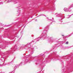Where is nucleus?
<instances>
[{"instance_id":"obj_8","label":"nucleus","mask_w":73,"mask_h":73,"mask_svg":"<svg viewBox=\"0 0 73 73\" xmlns=\"http://www.w3.org/2000/svg\"><path fill=\"white\" fill-rule=\"evenodd\" d=\"M51 42H53V40H51Z\"/></svg>"},{"instance_id":"obj_7","label":"nucleus","mask_w":73,"mask_h":73,"mask_svg":"<svg viewBox=\"0 0 73 73\" xmlns=\"http://www.w3.org/2000/svg\"><path fill=\"white\" fill-rule=\"evenodd\" d=\"M22 64V62H21V63L19 65H21Z\"/></svg>"},{"instance_id":"obj_10","label":"nucleus","mask_w":73,"mask_h":73,"mask_svg":"<svg viewBox=\"0 0 73 73\" xmlns=\"http://www.w3.org/2000/svg\"><path fill=\"white\" fill-rule=\"evenodd\" d=\"M50 21H52V19H50Z\"/></svg>"},{"instance_id":"obj_18","label":"nucleus","mask_w":73,"mask_h":73,"mask_svg":"<svg viewBox=\"0 0 73 73\" xmlns=\"http://www.w3.org/2000/svg\"><path fill=\"white\" fill-rule=\"evenodd\" d=\"M68 18H69V17Z\"/></svg>"},{"instance_id":"obj_15","label":"nucleus","mask_w":73,"mask_h":73,"mask_svg":"<svg viewBox=\"0 0 73 73\" xmlns=\"http://www.w3.org/2000/svg\"><path fill=\"white\" fill-rule=\"evenodd\" d=\"M47 19H49L48 18H47Z\"/></svg>"},{"instance_id":"obj_3","label":"nucleus","mask_w":73,"mask_h":73,"mask_svg":"<svg viewBox=\"0 0 73 73\" xmlns=\"http://www.w3.org/2000/svg\"><path fill=\"white\" fill-rule=\"evenodd\" d=\"M19 65H16L15 67V69H16V68H19Z\"/></svg>"},{"instance_id":"obj_12","label":"nucleus","mask_w":73,"mask_h":73,"mask_svg":"<svg viewBox=\"0 0 73 73\" xmlns=\"http://www.w3.org/2000/svg\"><path fill=\"white\" fill-rule=\"evenodd\" d=\"M62 36H64V35H62Z\"/></svg>"},{"instance_id":"obj_9","label":"nucleus","mask_w":73,"mask_h":73,"mask_svg":"<svg viewBox=\"0 0 73 73\" xmlns=\"http://www.w3.org/2000/svg\"><path fill=\"white\" fill-rule=\"evenodd\" d=\"M72 35H69V37L70 36H71Z\"/></svg>"},{"instance_id":"obj_2","label":"nucleus","mask_w":73,"mask_h":73,"mask_svg":"<svg viewBox=\"0 0 73 73\" xmlns=\"http://www.w3.org/2000/svg\"><path fill=\"white\" fill-rule=\"evenodd\" d=\"M64 10L65 12H67V11H68V9H67V8H64Z\"/></svg>"},{"instance_id":"obj_1","label":"nucleus","mask_w":73,"mask_h":73,"mask_svg":"<svg viewBox=\"0 0 73 73\" xmlns=\"http://www.w3.org/2000/svg\"><path fill=\"white\" fill-rule=\"evenodd\" d=\"M45 38H44V36H42V35H40V37L38 38V39H35V40H34L32 41V42H34L35 41H36L37 40L38 41H39L40 39H41L42 40H44Z\"/></svg>"},{"instance_id":"obj_4","label":"nucleus","mask_w":73,"mask_h":73,"mask_svg":"<svg viewBox=\"0 0 73 73\" xmlns=\"http://www.w3.org/2000/svg\"><path fill=\"white\" fill-rule=\"evenodd\" d=\"M69 44V42H66V44Z\"/></svg>"},{"instance_id":"obj_11","label":"nucleus","mask_w":73,"mask_h":73,"mask_svg":"<svg viewBox=\"0 0 73 73\" xmlns=\"http://www.w3.org/2000/svg\"><path fill=\"white\" fill-rule=\"evenodd\" d=\"M7 53H8L9 52H7Z\"/></svg>"},{"instance_id":"obj_13","label":"nucleus","mask_w":73,"mask_h":73,"mask_svg":"<svg viewBox=\"0 0 73 73\" xmlns=\"http://www.w3.org/2000/svg\"><path fill=\"white\" fill-rule=\"evenodd\" d=\"M31 18H32V17H31Z\"/></svg>"},{"instance_id":"obj_14","label":"nucleus","mask_w":73,"mask_h":73,"mask_svg":"<svg viewBox=\"0 0 73 73\" xmlns=\"http://www.w3.org/2000/svg\"><path fill=\"white\" fill-rule=\"evenodd\" d=\"M54 19V18H52V19Z\"/></svg>"},{"instance_id":"obj_16","label":"nucleus","mask_w":73,"mask_h":73,"mask_svg":"<svg viewBox=\"0 0 73 73\" xmlns=\"http://www.w3.org/2000/svg\"><path fill=\"white\" fill-rule=\"evenodd\" d=\"M1 3H2V2H1Z\"/></svg>"},{"instance_id":"obj_17","label":"nucleus","mask_w":73,"mask_h":73,"mask_svg":"<svg viewBox=\"0 0 73 73\" xmlns=\"http://www.w3.org/2000/svg\"><path fill=\"white\" fill-rule=\"evenodd\" d=\"M8 2H9V1H8Z\"/></svg>"},{"instance_id":"obj_5","label":"nucleus","mask_w":73,"mask_h":73,"mask_svg":"<svg viewBox=\"0 0 73 73\" xmlns=\"http://www.w3.org/2000/svg\"><path fill=\"white\" fill-rule=\"evenodd\" d=\"M31 44V43H28V45H30Z\"/></svg>"},{"instance_id":"obj_6","label":"nucleus","mask_w":73,"mask_h":73,"mask_svg":"<svg viewBox=\"0 0 73 73\" xmlns=\"http://www.w3.org/2000/svg\"><path fill=\"white\" fill-rule=\"evenodd\" d=\"M60 15H60V14H58V16H59L58 17H60Z\"/></svg>"}]
</instances>
